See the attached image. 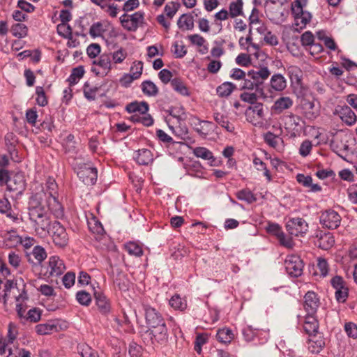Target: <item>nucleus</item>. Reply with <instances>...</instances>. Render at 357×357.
Masks as SVG:
<instances>
[{"instance_id":"nucleus-63","label":"nucleus","mask_w":357,"mask_h":357,"mask_svg":"<svg viewBox=\"0 0 357 357\" xmlns=\"http://www.w3.org/2000/svg\"><path fill=\"white\" fill-rule=\"evenodd\" d=\"M335 298L339 303H344L348 297V288L345 286L341 289H336Z\"/></svg>"},{"instance_id":"nucleus-60","label":"nucleus","mask_w":357,"mask_h":357,"mask_svg":"<svg viewBox=\"0 0 357 357\" xmlns=\"http://www.w3.org/2000/svg\"><path fill=\"white\" fill-rule=\"evenodd\" d=\"M36 93L37 95L36 101L40 106H45L47 104V100L45 96L44 89L42 86H37L36 89Z\"/></svg>"},{"instance_id":"nucleus-48","label":"nucleus","mask_w":357,"mask_h":357,"mask_svg":"<svg viewBox=\"0 0 357 357\" xmlns=\"http://www.w3.org/2000/svg\"><path fill=\"white\" fill-rule=\"evenodd\" d=\"M253 164L258 171H264V176L266 177L268 181H271L272 178L270 172L267 169L266 165L259 158H255Z\"/></svg>"},{"instance_id":"nucleus-64","label":"nucleus","mask_w":357,"mask_h":357,"mask_svg":"<svg viewBox=\"0 0 357 357\" xmlns=\"http://www.w3.org/2000/svg\"><path fill=\"white\" fill-rule=\"evenodd\" d=\"M86 52L90 58H96L100 53V46L97 43H92L88 46Z\"/></svg>"},{"instance_id":"nucleus-16","label":"nucleus","mask_w":357,"mask_h":357,"mask_svg":"<svg viewBox=\"0 0 357 357\" xmlns=\"http://www.w3.org/2000/svg\"><path fill=\"white\" fill-rule=\"evenodd\" d=\"M303 327L304 331L309 335L319 333V322L315 314H307L305 316Z\"/></svg>"},{"instance_id":"nucleus-29","label":"nucleus","mask_w":357,"mask_h":357,"mask_svg":"<svg viewBox=\"0 0 357 357\" xmlns=\"http://www.w3.org/2000/svg\"><path fill=\"white\" fill-rule=\"evenodd\" d=\"M126 111L128 113H139L146 114L149 110V105L146 102L135 101L126 105Z\"/></svg>"},{"instance_id":"nucleus-42","label":"nucleus","mask_w":357,"mask_h":357,"mask_svg":"<svg viewBox=\"0 0 357 357\" xmlns=\"http://www.w3.org/2000/svg\"><path fill=\"white\" fill-rule=\"evenodd\" d=\"M125 248L129 255L135 257H141L143 255V250L142 247L135 242H129L125 245Z\"/></svg>"},{"instance_id":"nucleus-30","label":"nucleus","mask_w":357,"mask_h":357,"mask_svg":"<svg viewBox=\"0 0 357 357\" xmlns=\"http://www.w3.org/2000/svg\"><path fill=\"white\" fill-rule=\"evenodd\" d=\"M335 243L334 237L330 233L321 234L317 241V244L323 250H328Z\"/></svg>"},{"instance_id":"nucleus-4","label":"nucleus","mask_w":357,"mask_h":357,"mask_svg":"<svg viewBox=\"0 0 357 357\" xmlns=\"http://www.w3.org/2000/svg\"><path fill=\"white\" fill-rule=\"evenodd\" d=\"M246 120L255 126H261L264 120L265 114L262 103H256L250 106L245 113Z\"/></svg>"},{"instance_id":"nucleus-15","label":"nucleus","mask_w":357,"mask_h":357,"mask_svg":"<svg viewBox=\"0 0 357 357\" xmlns=\"http://www.w3.org/2000/svg\"><path fill=\"white\" fill-rule=\"evenodd\" d=\"M293 100L289 96H281L278 98L271 107V111L275 114H280L284 110L291 108Z\"/></svg>"},{"instance_id":"nucleus-54","label":"nucleus","mask_w":357,"mask_h":357,"mask_svg":"<svg viewBox=\"0 0 357 357\" xmlns=\"http://www.w3.org/2000/svg\"><path fill=\"white\" fill-rule=\"evenodd\" d=\"M143 116H139L137 114L132 115L131 119L133 121L142 123L145 126H150L153 123V119L150 114H144Z\"/></svg>"},{"instance_id":"nucleus-28","label":"nucleus","mask_w":357,"mask_h":357,"mask_svg":"<svg viewBox=\"0 0 357 357\" xmlns=\"http://www.w3.org/2000/svg\"><path fill=\"white\" fill-rule=\"evenodd\" d=\"M59 18L61 21V23L57 26V31L59 34H63L61 29H65L66 30L67 33H70L71 28L69 25L67 24V22L70 21L72 18L70 12L68 10H61Z\"/></svg>"},{"instance_id":"nucleus-43","label":"nucleus","mask_w":357,"mask_h":357,"mask_svg":"<svg viewBox=\"0 0 357 357\" xmlns=\"http://www.w3.org/2000/svg\"><path fill=\"white\" fill-rule=\"evenodd\" d=\"M236 197L246 202L248 204L253 203L256 201V197L254 194L248 189H243L236 192Z\"/></svg>"},{"instance_id":"nucleus-23","label":"nucleus","mask_w":357,"mask_h":357,"mask_svg":"<svg viewBox=\"0 0 357 357\" xmlns=\"http://www.w3.org/2000/svg\"><path fill=\"white\" fill-rule=\"evenodd\" d=\"M296 181L305 188H309L310 192H316L321 190V187L319 184L312 183V178L308 175L298 174L296 176Z\"/></svg>"},{"instance_id":"nucleus-20","label":"nucleus","mask_w":357,"mask_h":357,"mask_svg":"<svg viewBox=\"0 0 357 357\" xmlns=\"http://www.w3.org/2000/svg\"><path fill=\"white\" fill-rule=\"evenodd\" d=\"M153 329L151 331V334L155 340L158 342H164L167 340V328L165 321H162L158 326H151Z\"/></svg>"},{"instance_id":"nucleus-9","label":"nucleus","mask_w":357,"mask_h":357,"mask_svg":"<svg viewBox=\"0 0 357 357\" xmlns=\"http://www.w3.org/2000/svg\"><path fill=\"white\" fill-rule=\"evenodd\" d=\"M143 309L144 310L146 323L150 327L158 326L164 321L161 314L149 305L143 304Z\"/></svg>"},{"instance_id":"nucleus-27","label":"nucleus","mask_w":357,"mask_h":357,"mask_svg":"<svg viewBox=\"0 0 357 357\" xmlns=\"http://www.w3.org/2000/svg\"><path fill=\"white\" fill-rule=\"evenodd\" d=\"M135 159L139 165H148L153 160V154L150 150L142 149L137 151Z\"/></svg>"},{"instance_id":"nucleus-19","label":"nucleus","mask_w":357,"mask_h":357,"mask_svg":"<svg viewBox=\"0 0 357 357\" xmlns=\"http://www.w3.org/2000/svg\"><path fill=\"white\" fill-rule=\"evenodd\" d=\"M59 326L54 320L48 321L47 323L38 324L35 327L36 332L40 335H48L59 331Z\"/></svg>"},{"instance_id":"nucleus-8","label":"nucleus","mask_w":357,"mask_h":357,"mask_svg":"<svg viewBox=\"0 0 357 357\" xmlns=\"http://www.w3.org/2000/svg\"><path fill=\"white\" fill-rule=\"evenodd\" d=\"M25 256L30 264L38 266L47 258V252L42 246L35 245L32 250L26 251Z\"/></svg>"},{"instance_id":"nucleus-12","label":"nucleus","mask_w":357,"mask_h":357,"mask_svg":"<svg viewBox=\"0 0 357 357\" xmlns=\"http://www.w3.org/2000/svg\"><path fill=\"white\" fill-rule=\"evenodd\" d=\"M21 241V236L17 235L14 230L6 231L1 236L0 247L10 248L16 246Z\"/></svg>"},{"instance_id":"nucleus-52","label":"nucleus","mask_w":357,"mask_h":357,"mask_svg":"<svg viewBox=\"0 0 357 357\" xmlns=\"http://www.w3.org/2000/svg\"><path fill=\"white\" fill-rule=\"evenodd\" d=\"M76 299L82 305L88 306L91 302V294L85 291H79L76 294Z\"/></svg>"},{"instance_id":"nucleus-40","label":"nucleus","mask_w":357,"mask_h":357,"mask_svg":"<svg viewBox=\"0 0 357 357\" xmlns=\"http://www.w3.org/2000/svg\"><path fill=\"white\" fill-rule=\"evenodd\" d=\"M172 88L183 96H188L189 91L185 84L178 78L173 79L171 81Z\"/></svg>"},{"instance_id":"nucleus-46","label":"nucleus","mask_w":357,"mask_h":357,"mask_svg":"<svg viewBox=\"0 0 357 357\" xmlns=\"http://www.w3.org/2000/svg\"><path fill=\"white\" fill-rule=\"evenodd\" d=\"M301 119L299 116L291 114L290 115H288L287 116V121L285 123V125L287 126V128L288 129L297 130L298 127H301Z\"/></svg>"},{"instance_id":"nucleus-10","label":"nucleus","mask_w":357,"mask_h":357,"mask_svg":"<svg viewBox=\"0 0 357 357\" xmlns=\"http://www.w3.org/2000/svg\"><path fill=\"white\" fill-rule=\"evenodd\" d=\"M46 195L47 193L45 192ZM44 202H46L48 208L54 214L56 218H61L63 215V210L62 205L58 201L56 196L48 197L46 195L42 201V205L45 208Z\"/></svg>"},{"instance_id":"nucleus-57","label":"nucleus","mask_w":357,"mask_h":357,"mask_svg":"<svg viewBox=\"0 0 357 357\" xmlns=\"http://www.w3.org/2000/svg\"><path fill=\"white\" fill-rule=\"evenodd\" d=\"M264 140L265 142L271 147L275 148L279 142L280 141V138L278 135H275L271 132H268L264 135Z\"/></svg>"},{"instance_id":"nucleus-18","label":"nucleus","mask_w":357,"mask_h":357,"mask_svg":"<svg viewBox=\"0 0 357 357\" xmlns=\"http://www.w3.org/2000/svg\"><path fill=\"white\" fill-rule=\"evenodd\" d=\"M340 119L348 126L354 125L357 120V116L352 109L347 105L340 107L337 110Z\"/></svg>"},{"instance_id":"nucleus-11","label":"nucleus","mask_w":357,"mask_h":357,"mask_svg":"<svg viewBox=\"0 0 357 357\" xmlns=\"http://www.w3.org/2000/svg\"><path fill=\"white\" fill-rule=\"evenodd\" d=\"M325 347V339L319 333L312 334L309 335L308 349L312 354L319 353Z\"/></svg>"},{"instance_id":"nucleus-21","label":"nucleus","mask_w":357,"mask_h":357,"mask_svg":"<svg viewBox=\"0 0 357 357\" xmlns=\"http://www.w3.org/2000/svg\"><path fill=\"white\" fill-rule=\"evenodd\" d=\"M25 183L24 177L21 174L14 175L8 183L9 191L21 192L24 189Z\"/></svg>"},{"instance_id":"nucleus-36","label":"nucleus","mask_w":357,"mask_h":357,"mask_svg":"<svg viewBox=\"0 0 357 357\" xmlns=\"http://www.w3.org/2000/svg\"><path fill=\"white\" fill-rule=\"evenodd\" d=\"M10 31L14 36L22 38L27 36L28 28L24 24L17 23L12 26Z\"/></svg>"},{"instance_id":"nucleus-53","label":"nucleus","mask_w":357,"mask_h":357,"mask_svg":"<svg viewBox=\"0 0 357 357\" xmlns=\"http://www.w3.org/2000/svg\"><path fill=\"white\" fill-rule=\"evenodd\" d=\"M180 4L178 2L171 1L165 6V12L167 17L172 18L178 11Z\"/></svg>"},{"instance_id":"nucleus-7","label":"nucleus","mask_w":357,"mask_h":357,"mask_svg":"<svg viewBox=\"0 0 357 357\" xmlns=\"http://www.w3.org/2000/svg\"><path fill=\"white\" fill-rule=\"evenodd\" d=\"M341 220L338 213L332 209L324 211L320 216L321 224L329 229L337 228L340 225Z\"/></svg>"},{"instance_id":"nucleus-31","label":"nucleus","mask_w":357,"mask_h":357,"mask_svg":"<svg viewBox=\"0 0 357 357\" xmlns=\"http://www.w3.org/2000/svg\"><path fill=\"white\" fill-rule=\"evenodd\" d=\"M15 291H17L16 284L14 283L12 280H7L4 284V294L3 296H0V301H1L6 305L8 298L10 294H13L15 297Z\"/></svg>"},{"instance_id":"nucleus-55","label":"nucleus","mask_w":357,"mask_h":357,"mask_svg":"<svg viewBox=\"0 0 357 357\" xmlns=\"http://www.w3.org/2000/svg\"><path fill=\"white\" fill-rule=\"evenodd\" d=\"M317 271L322 277H326L328 273V264L326 260L324 258H319L317 259Z\"/></svg>"},{"instance_id":"nucleus-22","label":"nucleus","mask_w":357,"mask_h":357,"mask_svg":"<svg viewBox=\"0 0 357 357\" xmlns=\"http://www.w3.org/2000/svg\"><path fill=\"white\" fill-rule=\"evenodd\" d=\"M96 303L100 312L106 314L110 312L111 306L107 297L102 293L96 292L94 294Z\"/></svg>"},{"instance_id":"nucleus-58","label":"nucleus","mask_w":357,"mask_h":357,"mask_svg":"<svg viewBox=\"0 0 357 357\" xmlns=\"http://www.w3.org/2000/svg\"><path fill=\"white\" fill-rule=\"evenodd\" d=\"M78 350L82 357H98L97 352L94 351L88 345H80Z\"/></svg>"},{"instance_id":"nucleus-38","label":"nucleus","mask_w":357,"mask_h":357,"mask_svg":"<svg viewBox=\"0 0 357 357\" xmlns=\"http://www.w3.org/2000/svg\"><path fill=\"white\" fill-rule=\"evenodd\" d=\"M93 64L98 65L102 69L109 71L112 68V61L109 54H102L98 60L93 61Z\"/></svg>"},{"instance_id":"nucleus-33","label":"nucleus","mask_w":357,"mask_h":357,"mask_svg":"<svg viewBox=\"0 0 357 357\" xmlns=\"http://www.w3.org/2000/svg\"><path fill=\"white\" fill-rule=\"evenodd\" d=\"M236 89V86L229 82H225L216 89L218 96L221 98L228 97Z\"/></svg>"},{"instance_id":"nucleus-25","label":"nucleus","mask_w":357,"mask_h":357,"mask_svg":"<svg viewBox=\"0 0 357 357\" xmlns=\"http://www.w3.org/2000/svg\"><path fill=\"white\" fill-rule=\"evenodd\" d=\"M271 73L267 67H263L257 70H250L248 73V76L252 79L257 84L261 83L264 79H267Z\"/></svg>"},{"instance_id":"nucleus-56","label":"nucleus","mask_w":357,"mask_h":357,"mask_svg":"<svg viewBox=\"0 0 357 357\" xmlns=\"http://www.w3.org/2000/svg\"><path fill=\"white\" fill-rule=\"evenodd\" d=\"M170 305L176 310H183L186 307L185 302L178 295L173 296L169 300Z\"/></svg>"},{"instance_id":"nucleus-50","label":"nucleus","mask_w":357,"mask_h":357,"mask_svg":"<svg viewBox=\"0 0 357 357\" xmlns=\"http://www.w3.org/2000/svg\"><path fill=\"white\" fill-rule=\"evenodd\" d=\"M98 88L95 86H91L88 82H86L84 85V94L86 98L89 100H93L96 98V92Z\"/></svg>"},{"instance_id":"nucleus-49","label":"nucleus","mask_w":357,"mask_h":357,"mask_svg":"<svg viewBox=\"0 0 357 357\" xmlns=\"http://www.w3.org/2000/svg\"><path fill=\"white\" fill-rule=\"evenodd\" d=\"M127 52L126 51L121 47L116 51H114L112 52L110 55L112 62L114 64H119L121 63L127 57Z\"/></svg>"},{"instance_id":"nucleus-39","label":"nucleus","mask_w":357,"mask_h":357,"mask_svg":"<svg viewBox=\"0 0 357 357\" xmlns=\"http://www.w3.org/2000/svg\"><path fill=\"white\" fill-rule=\"evenodd\" d=\"M84 74V67L82 66L74 68L68 79L70 85H75L83 77Z\"/></svg>"},{"instance_id":"nucleus-24","label":"nucleus","mask_w":357,"mask_h":357,"mask_svg":"<svg viewBox=\"0 0 357 357\" xmlns=\"http://www.w3.org/2000/svg\"><path fill=\"white\" fill-rule=\"evenodd\" d=\"M302 109L305 117L308 119H314L319 115V111L317 108H315V105L313 101L307 99L304 100L302 103Z\"/></svg>"},{"instance_id":"nucleus-61","label":"nucleus","mask_w":357,"mask_h":357,"mask_svg":"<svg viewBox=\"0 0 357 357\" xmlns=\"http://www.w3.org/2000/svg\"><path fill=\"white\" fill-rule=\"evenodd\" d=\"M143 70V63L142 61H137L133 62L131 68H130V72L131 74L134 75V78L138 79Z\"/></svg>"},{"instance_id":"nucleus-44","label":"nucleus","mask_w":357,"mask_h":357,"mask_svg":"<svg viewBox=\"0 0 357 357\" xmlns=\"http://www.w3.org/2000/svg\"><path fill=\"white\" fill-rule=\"evenodd\" d=\"M312 15L309 12H305L297 17H295L294 25L299 29H302L305 27L307 23L311 20Z\"/></svg>"},{"instance_id":"nucleus-35","label":"nucleus","mask_w":357,"mask_h":357,"mask_svg":"<svg viewBox=\"0 0 357 357\" xmlns=\"http://www.w3.org/2000/svg\"><path fill=\"white\" fill-rule=\"evenodd\" d=\"M142 92L148 96H156L158 93V89L156 85L150 80L144 81L141 84Z\"/></svg>"},{"instance_id":"nucleus-51","label":"nucleus","mask_w":357,"mask_h":357,"mask_svg":"<svg viewBox=\"0 0 357 357\" xmlns=\"http://www.w3.org/2000/svg\"><path fill=\"white\" fill-rule=\"evenodd\" d=\"M105 29L101 22H96L93 24L89 29V34L93 38L102 36Z\"/></svg>"},{"instance_id":"nucleus-6","label":"nucleus","mask_w":357,"mask_h":357,"mask_svg":"<svg viewBox=\"0 0 357 357\" xmlns=\"http://www.w3.org/2000/svg\"><path fill=\"white\" fill-rule=\"evenodd\" d=\"M286 228L290 235L303 236L307 231L308 225L303 218H295L288 220Z\"/></svg>"},{"instance_id":"nucleus-47","label":"nucleus","mask_w":357,"mask_h":357,"mask_svg":"<svg viewBox=\"0 0 357 357\" xmlns=\"http://www.w3.org/2000/svg\"><path fill=\"white\" fill-rule=\"evenodd\" d=\"M114 282L120 290L126 291L128 289V281L126 279V275L121 271L117 272L116 277L114 276Z\"/></svg>"},{"instance_id":"nucleus-2","label":"nucleus","mask_w":357,"mask_h":357,"mask_svg":"<svg viewBox=\"0 0 357 357\" xmlns=\"http://www.w3.org/2000/svg\"><path fill=\"white\" fill-rule=\"evenodd\" d=\"M74 169L77 172L79 178L86 185H91L97 181L98 172L90 163H82L77 162Z\"/></svg>"},{"instance_id":"nucleus-59","label":"nucleus","mask_w":357,"mask_h":357,"mask_svg":"<svg viewBox=\"0 0 357 357\" xmlns=\"http://www.w3.org/2000/svg\"><path fill=\"white\" fill-rule=\"evenodd\" d=\"M344 331L349 337L357 338V325L356 324L353 322L345 323Z\"/></svg>"},{"instance_id":"nucleus-41","label":"nucleus","mask_w":357,"mask_h":357,"mask_svg":"<svg viewBox=\"0 0 357 357\" xmlns=\"http://www.w3.org/2000/svg\"><path fill=\"white\" fill-rule=\"evenodd\" d=\"M193 153L197 158H201L204 160H211L213 162L215 160L213 153L208 149L205 147H196L193 149Z\"/></svg>"},{"instance_id":"nucleus-17","label":"nucleus","mask_w":357,"mask_h":357,"mask_svg":"<svg viewBox=\"0 0 357 357\" xmlns=\"http://www.w3.org/2000/svg\"><path fill=\"white\" fill-rule=\"evenodd\" d=\"M287 87V80L281 74H274L270 79V92H281Z\"/></svg>"},{"instance_id":"nucleus-14","label":"nucleus","mask_w":357,"mask_h":357,"mask_svg":"<svg viewBox=\"0 0 357 357\" xmlns=\"http://www.w3.org/2000/svg\"><path fill=\"white\" fill-rule=\"evenodd\" d=\"M49 273L52 277L61 275L66 270L63 260L57 256H52L49 259Z\"/></svg>"},{"instance_id":"nucleus-13","label":"nucleus","mask_w":357,"mask_h":357,"mask_svg":"<svg viewBox=\"0 0 357 357\" xmlns=\"http://www.w3.org/2000/svg\"><path fill=\"white\" fill-rule=\"evenodd\" d=\"M319 305V299L313 291H307L304 296V309L307 314H315Z\"/></svg>"},{"instance_id":"nucleus-45","label":"nucleus","mask_w":357,"mask_h":357,"mask_svg":"<svg viewBox=\"0 0 357 357\" xmlns=\"http://www.w3.org/2000/svg\"><path fill=\"white\" fill-rule=\"evenodd\" d=\"M213 124L211 121H201L198 127L197 128V131L203 136L208 135L211 131H213Z\"/></svg>"},{"instance_id":"nucleus-37","label":"nucleus","mask_w":357,"mask_h":357,"mask_svg":"<svg viewBox=\"0 0 357 357\" xmlns=\"http://www.w3.org/2000/svg\"><path fill=\"white\" fill-rule=\"evenodd\" d=\"M216 337L219 342L227 344L234 338V334L231 330L229 328H222L218 330Z\"/></svg>"},{"instance_id":"nucleus-3","label":"nucleus","mask_w":357,"mask_h":357,"mask_svg":"<svg viewBox=\"0 0 357 357\" xmlns=\"http://www.w3.org/2000/svg\"><path fill=\"white\" fill-rule=\"evenodd\" d=\"M119 20L124 29L134 32L144 24V13L137 11L132 15L123 14Z\"/></svg>"},{"instance_id":"nucleus-32","label":"nucleus","mask_w":357,"mask_h":357,"mask_svg":"<svg viewBox=\"0 0 357 357\" xmlns=\"http://www.w3.org/2000/svg\"><path fill=\"white\" fill-rule=\"evenodd\" d=\"M177 25L183 30H192L194 28L193 17L191 15H182L178 20Z\"/></svg>"},{"instance_id":"nucleus-5","label":"nucleus","mask_w":357,"mask_h":357,"mask_svg":"<svg viewBox=\"0 0 357 357\" xmlns=\"http://www.w3.org/2000/svg\"><path fill=\"white\" fill-rule=\"evenodd\" d=\"M284 266L287 273L291 277H299L303 273V262L298 255L287 256L284 261Z\"/></svg>"},{"instance_id":"nucleus-1","label":"nucleus","mask_w":357,"mask_h":357,"mask_svg":"<svg viewBox=\"0 0 357 357\" xmlns=\"http://www.w3.org/2000/svg\"><path fill=\"white\" fill-rule=\"evenodd\" d=\"M45 197L46 194L43 191L31 197L29 202V219L38 234H43L47 231L54 244L63 248L68 244V235L59 222L54 221L50 223L48 211L42 205V201Z\"/></svg>"},{"instance_id":"nucleus-62","label":"nucleus","mask_w":357,"mask_h":357,"mask_svg":"<svg viewBox=\"0 0 357 357\" xmlns=\"http://www.w3.org/2000/svg\"><path fill=\"white\" fill-rule=\"evenodd\" d=\"M312 148V142L310 140H305L301 144V146L299 148V153L303 157H306L310 153Z\"/></svg>"},{"instance_id":"nucleus-26","label":"nucleus","mask_w":357,"mask_h":357,"mask_svg":"<svg viewBox=\"0 0 357 357\" xmlns=\"http://www.w3.org/2000/svg\"><path fill=\"white\" fill-rule=\"evenodd\" d=\"M215 121L229 132H233L235 130L234 124L229 122L228 117L221 113L215 112L213 114Z\"/></svg>"},{"instance_id":"nucleus-34","label":"nucleus","mask_w":357,"mask_h":357,"mask_svg":"<svg viewBox=\"0 0 357 357\" xmlns=\"http://www.w3.org/2000/svg\"><path fill=\"white\" fill-rule=\"evenodd\" d=\"M229 17L234 18L237 16L242 15L243 14V1L242 0H236L234 1H231L229 6Z\"/></svg>"}]
</instances>
